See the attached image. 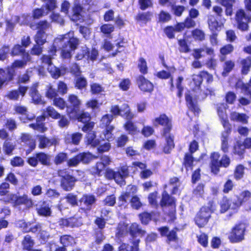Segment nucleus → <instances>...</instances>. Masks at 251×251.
Here are the masks:
<instances>
[{
  "label": "nucleus",
  "mask_w": 251,
  "mask_h": 251,
  "mask_svg": "<svg viewBox=\"0 0 251 251\" xmlns=\"http://www.w3.org/2000/svg\"><path fill=\"white\" fill-rule=\"evenodd\" d=\"M203 78L205 79L207 84L213 81V75L205 70L200 71L198 74H194L192 78V82L193 83L192 91L196 93V97L202 100L209 95H214L215 91L212 88H206L204 90L201 89Z\"/></svg>",
  "instance_id": "nucleus-1"
},
{
  "label": "nucleus",
  "mask_w": 251,
  "mask_h": 251,
  "mask_svg": "<svg viewBox=\"0 0 251 251\" xmlns=\"http://www.w3.org/2000/svg\"><path fill=\"white\" fill-rule=\"evenodd\" d=\"M56 40L60 44V55L62 59L70 60L80 44L79 39L74 36L73 31L60 35Z\"/></svg>",
  "instance_id": "nucleus-2"
},
{
  "label": "nucleus",
  "mask_w": 251,
  "mask_h": 251,
  "mask_svg": "<svg viewBox=\"0 0 251 251\" xmlns=\"http://www.w3.org/2000/svg\"><path fill=\"white\" fill-rule=\"evenodd\" d=\"M220 154L218 152H212L210 154L209 166L211 173L215 175L219 173L221 167L226 168L230 164V158L226 154L223 155L220 159Z\"/></svg>",
  "instance_id": "nucleus-3"
},
{
  "label": "nucleus",
  "mask_w": 251,
  "mask_h": 251,
  "mask_svg": "<svg viewBox=\"0 0 251 251\" xmlns=\"http://www.w3.org/2000/svg\"><path fill=\"white\" fill-rule=\"evenodd\" d=\"M128 167L126 165L120 166L117 171L112 169L107 168L104 173L105 177L108 180H114L115 182L120 185L125 184V179L129 176Z\"/></svg>",
  "instance_id": "nucleus-4"
},
{
  "label": "nucleus",
  "mask_w": 251,
  "mask_h": 251,
  "mask_svg": "<svg viewBox=\"0 0 251 251\" xmlns=\"http://www.w3.org/2000/svg\"><path fill=\"white\" fill-rule=\"evenodd\" d=\"M57 174L59 177L60 186L64 191L69 192L74 189L77 179L71 175L67 169H59Z\"/></svg>",
  "instance_id": "nucleus-5"
},
{
  "label": "nucleus",
  "mask_w": 251,
  "mask_h": 251,
  "mask_svg": "<svg viewBox=\"0 0 251 251\" xmlns=\"http://www.w3.org/2000/svg\"><path fill=\"white\" fill-rule=\"evenodd\" d=\"M11 56H20L22 57V59H15L12 63H16L18 64V68L22 69L25 68L27 65V63L31 61V56L29 53L26 51L22 46L19 44H15L11 49L10 51Z\"/></svg>",
  "instance_id": "nucleus-6"
},
{
  "label": "nucleus",
  "mask_w": 251,
  "mask_h": 251,
  "mask_svg": "<svg viewBox=\"0 0 251 251\" xmlns=\"http://www.w3.org/2000/svg\"><path fill=\"white\" fill-rule=\"evenodd\" d=\"M18 64L12 63L4 69L0 68V89L12 82L17 74Z\"/></svg>",
  "instance_id": "nucleus-7"
},
{
  "label": "nucleus",
  "mask_w": 251,
  "mask_h": 251,
  "mask_svg": "<svg viewBox=\"0 0 251 251\" xmlns=\"http://www.w3.org/2000/svg\"><path fill=\"white\" fill-rule=\"evenodd\" d=\"M152 123L155 127H162L161 136L168 135L173 129L172 120L165 113H161L154 118L152 120Z\"/></svg>",
  "instance_id": "nucleus-8"
},
{
  "label": "nucleus",
  "mask_w": 251,
  "mask_h": 251,
  "mask_svg": "<svg viewBox=\"0 0 251 251\" xmlns=\"http://www.w3.org/2000/svg\"><path fill=\"white\" fill-rule=\"evenodd\" d=\"M51 156L48 153L39 151L27 157L26 161L31 167H36L39 164L43 166L49 167L51 165Z\"/></svg>",
  "instance_id": "nucleus-9"
},
{
  "label": "nucleus",
  "mask_w": 251,
  "mask_h": 251,
  "mask_svg": "<svg viewBox=\"0 0 251 251\" xmlns=\"http://www.w3.org/2000/svg\"><path fill=\"white\" fill-rule=\"evenodd\" d=\"M176 199L170 195L166 190L162 192L159 205L162 208L167 206L171 207V210L167 214L170 217V220L176 219Z\"/></svg>",
  "instance_id": "nucleus-10"
},
{
  "label": "nucleus",
  "mask_w": 251,
  "mask_h": 251,
  "mask_svg": "<svg viewBox=\"0 0 251 251\" xmlns=\"http://www.w3.org/2000/svg\"><path fill=\"white\" fill-rule=\"evenodd\" d=\"M247 227V225L242 222L236 224L229 233L228 239L229 242L231 243H237L243 241L245 239Z\"/></svg>",
  "instance_id": "nucleus-11"
},
{
  "label": "nucleus",
  "mask_w": 251,
  "mask_h": 251,
  "mask_svg": "<svg viewBox=\"0 0 251 251\" xmlns=\"http://www.w3.org/2000/svg\"><path fill=\"white\" fill-rule=\"evenodd\" d=\"M66 114L71 117L73 114L79 112L82 105L81 100L78 97L74 94H69L68 96L66 103Z\"/></svg>",
  "instance_id": "nucleus-12"
},
{
  "label": "nucleus",
  "mask_w": 251,
  "mask_h": 251,
  "mask_svg": "<svg viewBox=\"0 0 251 251\" xmlns=\"http://www.w3.org/2000/svg\"><path fill=\"white\" fill-rule=\"evenodd\" d=\"M235 20L237 28L242 31H248L249 28V24L251 22V17L248 15L245 10L242 8L237 10Z\"/></svg>",
  "instance_id": "nucleus-13"
},
{
  "label": "nucleus",
  "mask_w": 251,
  "mask_h": 251,
  "mask_svg": "<svg viewBox=\"0 0 251 251\" xmlns=\"http://www.w3.org/2000/svg\"><path fill=\"white\" fill-rule=\"evenodd\" d=\"M8 201L11 202L10 203L14 207L24 205L25 210H29L34 205L33 200L26 194H23L20 196L16 194L12 195L9 198Z\"/></svg>",
  "instance_id": "nucleus-14"
},
{
  "label": "nucleus",
  "mask_w": 251,
  "mask_h": 251,
  "mask_svg": "<svg viewBox=\"0 0 251 251\" xmlns=\"http://www.w3.org/2000/svg\"><path fill=\"white\" fill-rule=\"evenodd\" d=\"M93 159L92 153L89 152H79L67 160V165L69 167H76L79 163H89Z\"/></svg>",
  "instance_id": "nucleus-15"
},
{
  "label": "nucleus",
  "mask_w": 251,
  "mask_h": 251,
  "mask_svg": "<svg viewBox=\"0 0 251 251\" xmlns=\"http://www.w3.org/2000/svg\"><path fill=\"white\" fill-rule=\"evenodd\" d=\"M98 50L95 48L90 49L86 45L82 46L79 51L76 54L75 58L76 61H80L83 59L87 60H96L98 56Z\"/></svg>",
  "instance_id": "nucleus-16"
},
{
  "label": "nucleus",
  "mask_w": 251,
  "mask_h": 251,
  "mask_svg": "<svg viewBox=\"0 0 251 251\" xmlns=\"http://www.w3.org/2000/svg\"><path fill=\"white\" fill-rule=\"evenodd\" d=\"M216 110L221 123L225 128V132H226L227 134H231L232 126L228 119V115L226 113V107L225 104L221 103L218 104L216 108Z\"/></svg>",
  "instance_id": "nucleus-17"
},
{
  "label": "nucleus",
  "mask_w": 251,
  "mask_h": 251,
  "mask_svg": "<svg viewBox=\"0 0 251 251\" xmlns=\"http://www.w3.org/2000/svg\"><path fill=\"white\" fill-rule=\"evenodd\" d=\"M216 205L213 200L208 201L207 206H202L197 213L196 218L199 220H209L216 210Z\"/></svg>",
  "instance_id": "nucleus-18"
},
{
  "label": "nucleus",
  "mask_w": 251,
  "mask_h": 251,
  "mask_svg": "<svg viewBox=\"0 0 251 251\" xmlns=\"http://www.w3.org/2000/svg\"><path fill=\"white\" fill-rule=\"evenodd\" d=\"M78 201L80 205L83 204L85 206V207H79L78 212L87 214L88 212L91 210L93 204L96 201V199L93 194H85L82 196Z\"/></svg>",
  "instance_id": "nucleus-19"
},
{
  "label": "nucleus",
  "mask_w": 251,
  "mask_h": 251,
  "mask_svg": "<svg viewBox=\"0 0 251 251\" xmlns=\"http://www.w3.org/2000/svg\"><path fill=\"white\" fill-rule=\"evenodd\" d=\"M136 82L139 89L144 93H151L154 90L153 83L142 75L137 76Z\"/></svg>",
  "instance_id": "nucleus-20"
},
{
  "label": "nucleus",
  "mask_w": 251,
  "mask_h": 251,
  "mask_svg": "<svg viewBox=\"0 0 251 251\" xmlns=\"http://www.w3.org/2000/svg\"><path fill=\"white\" fill-rule=\"evenodd\" d=\"M178 229L177 227H174L173 229L169 231V228L167 226H163L158 228V231L162 237H167V242L170 243L171 242H176L178 241L177 231Z\"/></svg>",
  "instance_id": "nucleus-21"
},
{
  "label": "nucleus",
  "mask_w": 251,
  "mask_h": 251,
  "mask_svg": "<svg viewBox=\"0 0 251 251\" xmlns=\"http://www.w3.org/2000/svg\"><path fill=\"white\" fill-rule=\"evenodd\" d=\"M169 84L170 85V90L174 91L176 88L177 89L176 96L180 99L183 95L184 87L183 86V77L182 76H179L176 79V85L174 84V78L171 75V77L169 78Z\"/></svg>",
  "instance_id": "nucleus-22"
},
{
  "label": "nucleus",
  "mask_w": 251,
  "mask_h": 251,
  "mask_svg": "<svg viewBox=\"0 0 251 251\" xmlns=\"http://www.w3.org/2000/svg\"><path fill=\"white\" fill-rule=\"evenodd\" d=\"M140 243V239H130L127 243H121L118 251H139Z\"/></svg>",
  "instance_id": "nucleus-23"
},
{
  "label": "nucleus",
  "mask_w": 251,
  "mask_h": 251,
  "mask_svg": "<svg viewBox=\"0 0 251 251\" xmlns=\"http://www.w3.org/2000/svg\"><path fill=\"white\" fill-rule=\"evenodd\" d=\"M185 99L187 107L195 115L198 116L201 112L197 101L195 100L190 93L185 94Z\"/></svg>",
  "instance_id": "nucleus-24"
},
{
  "label": "nucleus",
  "mask_w": 251,
  "mask_h": 251,
  "mask_svg": "<svg viewBox=\"0 0 251 251\" xmlns=\"http://www.w3.org/2000/svg\"><path fill=\"white\" fill-rule=\"evenodd\" d=\"M10 185L6 182H2L0 184V197L2 198L0 200L3 201L5 204L10 203L8 202V200L12 195L15 194L10 193L9 192Z\"/></svg>",
  "instance_id": "nucleus-25"
},
{
  "label": "nucleus",
  "mask_w": 251,
  "mask_h": 251,
  "mask_svg": "<svg viewBox=\"0 0 251 251\" xmlns=\"http://www.w3.org/2000/svg\"><path fill=\"white\" fill-rule=\"evenodd\" d=\"M38 139V147L41 149L49 148L52 146H56L58 144V141L55 138L49 139L45 135H39Z\"/></svg>",
  "instance_id": "nucleus-26"
},
{
  "label": "nucleus",
  "mask_w": 251,
  "mask_h": 251,
  "mask_svg": "<svg viewBox=\"0 0 251 251\" xmlns=\"http://www.w3.org/2000/svg\"><path fill=\"white\" fill-rule=\"evenodd\" d=\"M22 250L23 251H42L40 249H33L35 242L29 235H25L22 241Z\"/></svg>",
  "instance_id": "nucleus-27"
},
{
  "label": "nucleus",
  "mask_w": 251,
  "mask_h": 251,
  "mask_svg": "<svg viewBox=\"0 0 251 251\" xmlns=\"http://www.w3.org/2000/svg\"><path fill=\"white\" fill-rule=\"evenodd\" d=\"M236 0H216V2L225 8V12L227 16L233 14V5Z\"/></svg>",
  "instance_id": "nucleus-28"
},
{
  "label": "nucleus",
  "mask_w": 251,
  "mask_h": 251,
  "mask_svg": "<svg viewBox=\"0 0 251 251\" xmlns=\"http://www.w3.org/2000/svg\"><path fill=\"white\" fill-rule=\"evenodd\" d=\"M162 136L165 138V144L163 148V151L166 154H169L175 147L174 135L170 133L166 136Z\"/></svg>",
  "instance_id": "nucleus-29"
},
{
  "label": "nucleus",
  "mask_w": 251,
  "mask_h": 251,
  "mask_svg": "<svg viewBox=\"0 0 251 251\" xmlns=\"http://www.w3.org/2000/svg\"><path fill=\"white\" fill-rule=\"evenodd\" d=\"M245 152L246 149L242 142L239 140L236 141L233 146L232 154L242 159L244 158Z\"/></svg>",
  "instance_id": "nucleus-30"
},
{
  "label": "nucleus",
  "mask_w": 251,
  "mask_h": 251,
  "mask_svg": "<svg viewBox=\"0 0 251 251\" xmlns=\"http://www.w3.org/2000/svg\"><path fill=\"white\" fill-rule=\"evenodd\" d=\"M128 232L131 237V239H137L136 237L137 234H141V235H144L146 232L145 230H143L140 225L136 223H133L128 226Z\"/></svg>",
  "instance_id": "nucleus-31"
},
{
  "label": "nucleus",
  "mask_w": 251,
  "mask_h": 251,
  "mask_svg": "<svg viewBox=\"0 0 251 251\" xmlns=\"http://www.w3.org/2000/svg\"><path fill=\"white\" fill-rule=\"evenodd\" d=\"M194 161L195 158L193 154L187 152L184 154L182 165L187 172L193 170Z\"/></svg>",
  "instance_id": "nucleus-32"
},
{
  "label": "nucleus",
  "mask_w": 251,
  "mask_h": 251,
  "mask_svg": "<svg viewBox=\"0 0 251 251\" xmlns=\"http://www.w3.org/2000/svg\"><path fill=\"white\" fill-rule=\"evenodd\" d=\"M70 118L76 120L83 124L89 122L91 120L92 118L90 114L88 112L84 111V110L77 112Z\"/></svg>",
  "instance_id": "nucleus-33"
},
{
  "label": "nucleus",
  "mask_w": 251,
  "mask_h": 251,
  "mask_svg": "<svg viewBox=\"0 0 251 251\" xmlns=\"http://www.w3.org/2000/svg\"><path fill=\"white\" fill-rule=\"evenodd\" d=\"M179 26L178 23L174 26L173 25H167L163 29V31L169 39H172L175 38V33L176 32H180L182 31Z\"/></svg>",
  "instance_id": "nucleus-34"
},
{
  "label": "nucleus",
  "mask_w": 251,
  "mask_h": 251,
  "mask_svg": "<svg viewBox=\"0 0 251 251\" xmlns=\"http://www.w3.org/2000/svg\"><path fill=\"white\" fill-rule=\"evenodd\" d=\"M36 210L38 216L44 217L52 216L50 207L45 201H44L39 207L37 208Z\"/></svg>",
  "instance_id": "nucleus-35"
},
{
  "label": "nucleus",
  "mask_w": 251,
  "mask_h": 251,
  "mask_svg": "<svg viewBox=\"0 0 251 251\" xmlns=\"http://www.w3.org/2000/svg\"><path fill=\"white\" fill-rule=\"evenodd\" d=\"M234 46L231 44L223 46L220 49V60L224 62L226 59V55L232 53L234 51Z\"/></svg>",
  "instance_id": "nucleus-36"
},
{
  "label": "nucleus",
  "mask_w": 251,
  "mask_h": 251,
  "mask_svg": "<svg viewBox=\"0 0 251 251\" xmlns=\"http://www.w3.org/2000/svg\"><path fill=\"white\" fill-rule=\"evenodd\" d=\"M128 225L124 221H121L117 227V231L115 233V237L118 239H121L125 237L128 232Z\"/></svg>",
  "instance_id": "nucleus-37"
},
{
  "label": "nucleus",
  "mask_w": 251,
  "mask_h": 251,
  "mask_svg": "<svg viewBox=\"0 0 251 251\" xmlns=\"http://www.w3.org/2000/svg\"><path fill=\"white\" fill-rule=\"evenodd\" d=\"M236 88L240 89L245 95L251 97V77L248 83L238 81L235 84Z\"/></svg>",
  "instance_id": "nucleus-38"
},
{
  "label": "nucleus",
  "mask_w": 251,
  "mask_h": 251,
  "mask_svg": "<svg viewBox=\"0 0 251 251\" xmlns=\"http://www.w3.org/2000/svg\"><path fill=\"white\" fill-rule=\"evenodd\" d=\"M230 120L233 122H237L243 124H247L248 122L249 117L243 113L232 112L230 114Z\"/></svg>",
  "instance_id": "nucleus-39"
},
{
  "label": "nucleus",
  "mask_w": 251,
  "mask_h": 251,
  "mask_svg": "<svg viewBox=\"0 0 251 251\" xmlns=\"http://www.w3.org/2000/svg\"><path fill=\"white\" fill-rule=\"evenodd\" d=\"M185 34L186 33H184L183 38L178 40L177 43L179 46V52L187 53L190 52L191 50L189 44L187 42V40L190 36L185 37Z\"/></svg>",
  "instance_id": "nucleus-40"
},
{
  "label": "nucleus",
  "mask_w": 251,
  "mask_h": 251,
  "mask_svg": "<svg viewBox=\"0 0 251 251\" xmlns=\"http://www.w3.org/2000/svg\"><path fill=\"white\" fill-rule=\"evenodd\" d=\"M123 127L128 134L131 135H137L140 132L137 126L131 120H127V121L124 124Z\"/></svg>",
  "instance_id": "nucleus-41"
},
{
  "label": "nucleus",
  "mask_w": 251,
  "mask_h": 251,
  "mask_svg": "<svg viewBox=\"0 0 251 251\" xmlns=\"http://www.w3.org/2000/svg\"><path fill=\"white\" fill-rule=\"evenodd\" d=\"M240 64L241 66V74L243 75L248 74L251 68V56H247L241 59Z\"/></svg>",
  "instance_id": "nucleus-42"
},
{
  "label": "nucleus",
  "mask_w": 251,
  "mask_h": 251,
  "mask_svg": "<svg viewBox=\"0 0 251 251\" xmlns=\"http://www.w3.org/2000/svg\"><path fill=\"white\" fill-rule=\"evenodd\" d=\"M130 197V192H123L118 197V206L121 209H125L128 206V199Z\"/></svg>",
  "instance_id": "nucleus-43"
},
{
  "label": "nucleus",
  "mask_w": 251,
  "mask_h": 251,
  "mask_svg": "<svg viewBox=\"0 0 251 251\" xmlns=\"http://www.w3.org/2000/svg\"><path fill=\"white\" fill-rule=\"evenodd\" d=\"M87 79L82 75L75 77L74 84L75 89L79 90L85 89L87 86Z\"/></svg>",
  "instance_id": "nucleus-44"
},
{
  "label": "nucleus",
  "mask_w": 251,
  "mask_h": 251,
  "mask_svg": "<svg viewBox=\"0 0 251 251\" xmlns=\"http://www.w3.org/2000/svg\"><path fill=\"white\" fill-rule=\"evenodd\" d=\"M245 167L241 164L237 165L233 173V178L236 181H239L242 179L245 176Z\"/></svg>",
  "instance_id": "nucleus-45"
},
{
  "label": "nucleus",
  "mask_w": 251,
  "mask_h": 251,
  "mask_svg": "<svg viewBox=\"0 0 251 251\" xmlns=\"http://www.w3.org/2000/svg\"><path fill=\"white\" fill-rule=\"evenodd\" d=\"M83 9V6L78 1L75 2L71 9L72 18L75 20H79L81 17V13Z\"/></svg>",
  "instance_id": "nucleus-46"
},
{
  "label": "nucleus",
  "mask_w": 251,
  "mask_h": 251,
  "mask_svg": "<svg viewBox=\"0 0 251 251\" xmlns=\"http://www.w3.org/2000/svg\"><path fill=\"white\" fill-rule=\"evenodd\" d=\"M223 64V71L222 75L223 76H226L228 75L235 67V64L234 61L229 59L224 61Z\"/></svg>",
  "instance_id": "nucleus-47"
},
{
  "label": "nucleus",
  "mask_w": 251,
  "mask_h": 251,
  "mask_svg": "<svg viewBox=\"0 0 251 251\" xmlns=\"http://www.w3.org/2000/svg\"><path fill=\"white\" fill-rule=\"evenodd\" d=\"M48 34L46 31H37L33 37L36 44L44 45L47 42Z\"/></svg>",
  "instance_id": "nucleus-48"
},
{
  "label": "nucleus",
  "mask_w": 251,
  "mask_h": 251,
  "mask_svg": "<svg viewBox=\"0 0 251 251\" xmlns=\"http://www.w3.org/2000/svg\"><path fill=\"white\" fill-rule=\"evenodd\" d=\"M115 46L118 50H119L121 52L126 53L127 51V48L128 47V43L127 39L123 37H119L116 40Z\"/></svg>",
  "instance_id": "nucleus-49"
},
{
  "label": "nucleus",
  "mask_w": 251,
  "mask_h": 251,
  "mask_svg": "<svg viewBox=\"0 0 251 251\" xmlns=\"http://www.w3.org/2000/svg\"><path fill=\"white\" fill-rule=\"evenodd\" d=\"M121 109V116L126 120H131L134 115L132 113L129 105L127 103H124Z\"/></svg>",
  "instance_id": "nucleus-50"
},
{
  "label": "nucleus",
  "mask_w": 251,
  "mask_h": 251,
  "mask_svg": "<svg viewBox=\"0 0 251 251\" xmlns=\"http://www.w3.org/2000/svg\"><path fill=\"white\" fill-rule=\"evenodd\" d=\"M181 31L185 28H191L196 26V23L193 19L189 17H186L182 22L178 23Z\"/></svg>",
  "instance_id": "nucleus-51"
},
{
  "label": "nucleus",
  "mask_w": 251,
  "mask_h": 251,
  "mask_svg": "<svg viewBox=\"0 0 251 251\" xmlns=\"http://www.w3.org/2000/svg\"><path fill=\"white\" fill-rule=\"evenodd\" d=\"M60 243L65 248L72 246L75 243L74 238L70 235L65 234L61 236L59 238Z\"/></svg>",
  "instance_id": "nucleus-52"
},
{
  "label": "nucleus",
  "mask_w": 251,
  "mask_h": 251,
  "mask_svg": "<svg viewBox=\"0 0 251 251\" xmlns=\"http://www.w3.org/2000/svg\"><path fill=\"white\" fill-rule=\"evenodd\" d=\"M29 95L36 104L42 103V98L36 86H32L30 89Z\"/></svg>",
  "instance_id": "nucleus-53"
},
{
  "label": "nucleus",
  "mask_w": 251,
  "mask_h": 251,
  "mask_svg": "<svg viewBox=\"0 0 251 251\" xmlns=\"http://www.w3.org/2000/svg\"><path fill=\"white\" fill-rule=\"evenodd\" d=\"M114 117L110 114H105L103 115L100 120V127L101 128L106 127L107 126H113L111 125Z\"/></svg>",
  "instance_id": "nucleus-54"
},
{
  "label": "nucleus",
  "mask_w": 251,
  "mask_h": 251,
  "mask_svg": "<svg viewBox=\"0 0 251 251\" xmlns=\"http://www.w3.org/2000/svg\"><path fill=\"white\" fill-rule=\"evenodd\" d=\"M90 91L92 95H101L104 92V88L100 84L93 82L90 85Z\"/></svg>",
  "instance_id": "nucleus-55"
},
{
  "label": "nucleus",
  "mask_w": 251,
  "mask_h": 251,
  "mask_svg": "<svg viewBox=\"0 0 251 251\" xmlns=\"http://www.w3.org/2000/svg\"><path fill=\"white\" fill-rule=\"evenodd\" d=\"M151 13L150 11L138 13L135 17V20L146 24L151 20Z\"/></svg>",
  "instance_id": "nucleus-56"
},
{
  "label": "nucleus",
  "mask_w": 251,
  "mask_h": 251,
  "mask_svg": "<svg viewBox=\"0 0 251 251\" xmlns=\"http://www.w3.org/2000/svg\"><path fill=\"white\" fill-rule=\"evenodd\" d=\"M231 204L230 200L226 196H224L220 203V212L221 213L226 212L229 209Z\"/></svg>",
  "instance_id": "nucleus-57"
},
{
  "label": "nucleus",
  "mask_w": 251,
  "mask_h": 251,
  "mask_svg": "<svg viewBox=\"0 0 251 251\" xmlns=\"http://www.w3.org/2000/svg\"><path fill=\"white\" fill-rule=\"evenodd\" d=\"M44 113H46V117H50L52 119L57 120L60 117V114L51 106H47Z\"/></svg>",
  "instance_id": "nucleus-58"
},
{
  "label": "nucleus",
  "mask_w": 251,
  "mask_h": 251,
  "mask_svg": "<svg viewBox=\"0 0 251 251\" xmlns=\"http://www.w3.org/2000/svg\"><path fill=\"white\" fill-rule=\"evenodd\" d=\"M191 35L196 41L201 42L205 40V34L204 31L197 28L191 31Z\"/></svg>",
  "instance_id": "nucleus-59"
},
{
  "label": "nucleus",
  "mask_w": 251,
  "mask_h": 251,
  "mask_svg": "<svg viewBox=\"0 0 251 251\" xmlns=\"http://www.w3.org/2000/svg\"><path fill=\"white\" fill-rule=\"evenodd\" d=\"M137 67L141 75H144L148 74V67L147 61L144 58L142 57L139 58Z\"/></svg>",
  "instance_id": "nucleus-60"
},
{
  "label": "nucleus",
  "mask_w": 251,
  "mask_h": 251,
  "mask_svg": "<svg viewBox=\"0 0 251 251\" xmlns=\"http://www.w3.org/2000/svg\"><path fill=\"white\" fill-rule=\"evenodd\" d=\"M114 25L110 24H104L100 27V32L106 37H110L111 33L114 31Z\"/></svg>",
  "instance_id": "nucleus-61"
},
{
  "label": "nucleus",
  "mask_w": 251,
  "mask_h": 251,
  "mask_svg": "<svg viewBox=\"0 0 251 251\" xmlns=\"http://www.w3.org/2000/svg\"><path fill=\"white\" fill-rule=\"evenodd\" d=\"M68 154L66 152L61 151L57 153L55 156L53 162L56 165H59L65 161H67Z\"/></svg>",
  "instance_id": "nucleus-62"
},
{
  "label": "nucleus",
  "mask_w": 251,
  "mask_h": 251,
  "mask_svg": "<svg viewBox=\"0 0 251 251\" xmlns=\"http://www.w3.org/2000/svg\"><path fill=\"white\" fill-rule=\"evenodd\" d=\"M100 217L97 218L96 220H109L114 215L113 211L107 208L104 207L100 210Z\"/></svg>",
  "instance_id": "nucleus-63"
},
{
  "label": "nucleus",
  "mask_w": 251,
  "mask_h": 251,
  "mask_svg": "<svg viewBox=\"0 0 251 251\" xmlns=\"http://www.w3.org/2000/svg\"><path fill=\"white\" fill-rule=\"evenodd\" d=\"M96 135L95 131L87 133L86 138L88 144L94 147L97 146L99 144V140L96 139Z\"/></svg>",
  "instance_id": "nucleus-64"
}]
</instances>
